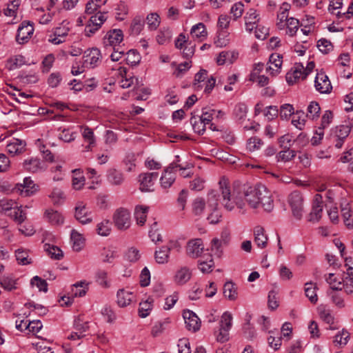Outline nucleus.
I'll use <instances>...</instances> for the list:
<instances>
[{
  "mask_svg": "<svg viewBox=\"0 0 353 353\" xmlns=\"http://www.w3.org/2000/svg\"><path fill=\"white\" fill-rule=\"evenodd\" d=\"M270 65L266 70L272 76H276L281 72L283 57L280 54L273 53L270 57Z\"/></svg>",
  "mask_w": 353,
  "mask_h": 353,
  "instance_id": "nucleus-24",
  "label": "nucleus"
},
{
  "mask_svg": "<svg viewBox=\"0 0 353 353\" xmlns=\"http://www.w3.org/2000/svg\"><path fill=\"white\" fill-rule=\"evenodd\" d=\"M117 304L119 307H124L129 305L132 299H134V295L132 292L130 291H127L124 289L119 290L117 294Z\"/></svg>",
  "mask_w": 353,
  "mask_h": 353,
  "instance_id": "nucleus-32",
  "label": "nucleus"
},
{
  "mask_svg": "<svg viewBox=\"0 0 353 353\" xmlns=\"http://www.w3.org/2000/svg\"><path fill=\"white\" fill-rule=\"evenodd\" d=\"M102 55L97 48L88 49L84 52L83 59L84 66L88 69L97 67L101 62Z\"/></svg>",
  "mask_w": 353,
  "mask_h": 353,
  "instance_id": "nucleus-9",
  "label": "nucleus"
},
{
  "mask_svg": "<svg viewBox=\"0 0 353 353\" xmlns=\"http://www.w3.org/2000/svg\"><path fill=\"white\" fill-rule=\"evenodd\" d=\"M20 4L21 0H9L6 4V8L3 10V14L7 17L15 18Z\"/></svg>",
  "mask_w": 353,
  "mask_h": 353,
  "instance_id": "nucleus-39",
  "label": "nucleus"
},
{
  "mask_svg": "<svg viewBox=\"0 0 353 353\" xmlns=\"http://www.w3.org/2000/svg\"><path fill=\"white\" fill-rule=\"evenodd\" d=\"M90 283L86 281H81L75 283L71 287V296L72 297L84 296L88 289Z\"/></svg>",
  "mask_w": 353,
  "mask_h": 353,
  "instance_id": "nucleus-28",
  "label": "nucleus"
},
{
  "mask_svg": "<svg viewBox=\"0 0 353 353\" xmlns=\"http://www.w3.org/2000/svg\"><path fill=\"white\" fill-rule=\"evenodd\" d=\"M205 208V202L202 198H196L192 203V210L194 215H201Z\"/></svg>",
  "mask_w": 353,
  "mask_h": 353,
  "instance_id": "nucleus-63",
  "label": "nucleus"
},
{
  "mask_svg": "<svg viewBox=\"0 0 353 353\" xmlns=\"http://www.w3.org/2000/svg\"><path fill=\"white\" fill-rule=\"evenodd\" d=\"M242 191L245 211L247 207L256 212L263 210L270 212L273 210L274 205L272 194L264 185L243 186Z\"/></svg>",
  "mask_w": 353,
  "mask_h": 353,
  "instance_id": "nucleus-1",
  "label": "nucleus"
},
{
  "mask_svg": "<svg viewBox=\"0 0 353 353\" xmlns=\"http://www.w3.org/2000/svg\"><path fill=\"white\" fill-rule=\"evenodd\" d=\"M314 67L315 63L313 61H308L305 67L301 63H296L286 74L287 82L293 85L301 80H304Z\"/></svg>",
  "mask_w": 353,
  "mask_h": 353,
  "instance_id": "nucleus-3",
  "label": "nucleus"
},
{
  "mask_svg": "<svg viewBox=\"0 0 353 353\" xmlns=\"http://www.w3.org/2000/svg\"><path fill=\"white\" fill-rule=\"evenodd\" d=\"M319 197L321 198L319 194H316L312 211L309 214L308 221L310 222H318L321 218L323 205L321 202L319 201Z\"/></svg>",
  "mask_w": 353,
  "mask_h": 353,
  "instance_id": "nucleus-29",
  "label": "nucleus"
},
{
  "mask_svg": "<svg viewBox=\"0 0 353 353\" xmlns=\"http://www.w3.org/2000/svg\"><path fill=\"white\" fill-rule=\"evenodd\" d=\"M22 166L26 171L32 173L43 172L47 168L40 159L34 157L26 159L22 163Z\"/></svg>",
  "mask_w": 353,
  "mask_h": 353,
  "instance_id": "nucleus-15",
  "label": "nucleus"
},
{
  "mask_svg": "<svg viewBox=\"0 0 353 353\" xmlns=\"http://www.w3.org/2000/svg\"><path fill=\"white\" fill-rule=\"evenodd\" d=\"M299 21L294 17L290 19L285 22V29H286V34L290 37L294 36L299 28Z\"/></svg>",
  "mask_w": 353,
  "mask_h": 353,
  "instance_id": "nucleus-51",
  "label": "nucleus"
},
{
  "mask_svg": "<svg viewBox=\"0 0 353 353\" xmlns=\"http://www.w3.org/2000/svg\"><path fill=\"white\" fill-rule=\"evenodd\" d=\"M290 4L287 2L282 3L279 12L277 14L276 26L279 30H285V22L290 18L288 17V12L290 9Z\"/></svg>",
  "mask_w": 353,
  "mask_h": 353,
  "instance_id": "nucleus-27",
  "label": "nucleus"
},
{
  "mask_svg": "<svg viewBox=\"0 0 353 353\" xmlns=\"http://www.w3.org/2000/svg\"><path fill=\"white\" fill-rule=\"evenodd\" d=\"M176 179V173L174 171V163L170 165L166 169H165L160 178L161 186L167 189L171 187L172 183Z\"/></svg>",
  "mask_w": 353,
  "mask_h": 353,
  "instance_id": "nucleus-22",
  "label": "nucleus"
},
{
  "mask_svg": "<svg viewBox=\"0 0 353 353\" xmlns=\"http://www.w3.org/2000/svg\"><path fill=\"white\" fill-rule=\"evenodd\" d=\"M144 27V19L141 16L134 17L130 25V32L132 34L138 35L143 30Z\"/></svg>",
  "mask_w": 353,
  "mask_h": 353,
  "instance_id": "nucleus-48",
  "label": "nucleus"
},
{
  "mask_svg": "<svg viewBox=\"0 0 353 353\" xmlns=\"http://www.w3.org/2000/svg\"><path fill=\"white\" fill-rule=\"evenodd\" d=\"M208 208L211 211L208 216V220L211 224L218 223L221 219V213L218 210V199L215 191L212 190L208 194Z\"/></svg>",
  "mask_w": 353,
  "mask_h": 353,
  "instance_id": "nucleus-6",
  "label": "nucleus"
},
{
  "mask_svg": "<svg viewBox=\"0 0 353 353\" xmlns=\"http://www.w3.org/2000/svg\"><path fill=\"white\" fill-rule=\"evenodd\" d=\"M39 190V185L34 183L30 177H25L22 183H17L14 190L22 196H30Z\"/></svg>",
  "mask_w": 353,
  "mask_h": 353,
  "instance_id": "nucleus-10",
  "label": "nucleus"
},
{
  "mask_svg": "<svg viewBox=\"0 0 353 353\" xmlns=\"http://www.w3.org/2000/svg\"><path fill=\"white\" fill-rule=\"evenodd\" d=\"M117 75L120 78L119 84L122 88H129L137 83V79L131 74H128L127 69L124 67H119L117 69Z\"/></svg>",
  "mask_w": 353,
  "mask_h": 353,
  "instance_id": "nucleus-18",
  "label": "nucleus"
},
{
  "mask_svg": "<svg viewBox=\"0 0 353 353\" xmlns=\"http://www.w3.org/2000/svg\"><path fill=\"white\" fill-rule=\"evenodd\" d=\"M97 233L101 236H108L112 232V223L109 220L104 219L96 225Z\"/></svg>",
  "mask_w": 353,
  "mask_h": 353,
  "instance_id": "nucleus-41",
  "label": "nucleus"
},
{
  "mask_svg": "<svg viewBox=\"0 0 353 353\" xmlns=\"http://www.w3.org/2000/svg\"><path fill=\"white\" fill-rule=\"evenodd\" d=\"M321 111L319 104L316 101H311L307 108L306 117L314 120L319 118Z\"/></svg>",
  "mask_w": 353,
  "mask_h": 353,
  "instance_id": "nucleus-50",
  "label": "nucleus"
},
{
  "mask_svg": "<svg viewBox=\"0 0 353 353\" xmlns=\"http://www.w3.org/2000/svg\"><path fill=\"white\" fill-rule=\"evenodd\" d=\"M349 339L350 333L346 330L343 329L334 336L333 343L335 346L342 347L346 345Z\"/></svg>",
  "mask_w": 353,
  "mask_h": 353,
  "instance_id": "nucleus-44",
  "label": "nucleus"
},
{
  "mask_svg": "<svg viewBox=\"0 0 353 353\" xmlns=\"http://www.w3.org/2000/svg\"><path fill=\"white\" fill-rule=\"evenodd\" d=\"M44 249L52 259L59 260L63 257L62 250L55 245L46 243Z\"/></svg>",
  "mask_w": 353,
  "mask_h": 353,
  "instance_id": "nucleus-56",
  "label": "nucleus"
},
{
  "mask_svg": "<svg viewBox=\"0 0 353 353\" xmlns=\"http://www.w3.org/2000/svg\"><path fill=\"white\" fill-rule=\"evenodd\" d=\"M158 178L157 172H145L139 175V190L141 192H152Z\"/></svg>",
  "mask_w": 353,
  "mask_h": 353,
  "instance_id": "nucleus-11",
  "label": "nucleus"
},
{
  "mask_svg": "<svg viewBox=\"0 0 353 353\" xmlns=\"http://www.w3.org/2000/svg\"><path fill=\"white\" fill-rule=\"evenodd\" d=\"M48 197L54 205H61L66 200V195L64 191L58 186H54L50 190Z\"/></svg>",
  "mask_w": 353,
  "mask_h": 353,
  "instance_id": "nucleus-26",
  "label": "nucleus"
},
{
  "mask_svg": "<svg viewBox=\"0 0 353 353\" xmlns=\"http://www.w3.org/2000/svg\"><path fill=\"white\" fill-rule=\"evenodd\" d=\"M70 239L73 250L76 252L81 251L85 245V238L83 235L76 230H72L70 233Z\"/></svg>",
  "mask_w": 353,
  "mask_h": 353,
  "instance_id": "nucleus-31",
  "label": "nucleus"
},
{
  "mask_svg": "<svg viewBox=\"0 0 353 353\" xmlns=\"http://www.w3.org/2000/svg\"><path fill=\"white\" fill-rule=\"evenodd\" d=\"M317 312L320 319L329 325L327 329L336 330L339 328L330 310L325 305H320L317 307Z\"/></svg>",
  "mask_w": 353,
  "mask_h": 353,
  "instance_id": "nucleus-19",
  "label": "nucleus"
},
{
  "mask_svg": "<svg viewBox=\"0 0 353 353\" xmlns=\"http://www.w3.org/2000/svg\"><path fill=\"white\" fill-rule=\"evenodd\" d=\"M26 143L25 141L12 138L10 139L6 145L7 152L12 155H18L23 152L26 150Z\"/></svg>",
  "mask_w": 353,
  "mask_h": 353,
  "instance_id": "nucleus-21",
  "label": "nucleus"
},
{
  "mask_svg": "<svg viewBox=\"0 0 353 353\" xmlns=\"http://www.w3.org/2000/svg\"><path fill=\"white\" fill-rule=\"evenodd\" d=\"M214 263L211 256H209L206 260L200 259L198 261V268L203 273H209L212 270Z\"/></svg>",
  "mask_w": 353,
  "mask_h": 353,
  "instance_id": "nucleus-57",
  "label": "nucleus"
},
{
  "mask_svg": "<svg viewBox=\"0 0 353 353\" xmlns=\"http://www.w3.org/2000/svg\"><path fill=\"white\" fill-rule=\"evenodd\" d=\"M183 317L185 321L186 327L192 332L198 331L201 327V320L198 316L190 310H185L183 312Z\"/></svg>",
  "mask_w": 353,
  "mask_h": 353,
  "instance_id": "nucleus-16",
  "label": "nucleus"
},
{
  "mask_svg": "<svg viewBox=\"0 0 353 353\" xmlns=\"http://www.w3.org/2000/svg\"><path fill=\"white\" fill-rule=\"evenodd\" d=\"M170 252L165 246L159 248V250L155 251L154 259L159 264H165L169 261Z\"/></svg>",
  "mask_w": 353,
  "mask_h": 353,
  "instance_id": "nucleus-45",
  "label": "nucleus"
},
{
  "mask_svg": "<svg viewBox=\"0 0 353 353\" xmlns=\"http://www.w3.org/2000/svg\"><path fill=\"white\" fill-rule=\"evenodd\" d=\"M203 250V245L201 239H194L188 241L186 253L191 258H197Z\"/></svg>",
  "mask_w": 353,
  "mask_h": 353,
  "instance_id": "nucleus-23",
  "label": "nucleus"
},
{
  "mask_svg": "<svg viewBox=\"0 0 353 353\" xmlns=\"http://www.w3.org/2000/svg\"><path fill=\"white\" fill-rule=\"evenodd\" d=\"M254 243L259 248H264L268 243V237L265 234V230L261 226H256L254 229Z\"/></svg>",
  "mask_w": 353,
  "mask_h": 353,
  "instance_id": "nucleus-33",
  "label": "nucleus"
},
{
  "mask_svg": "<svg viewBox=\"0 0 353 353\" xmlns=\"http://www.w3.org/2000/svg\"><path fill=\"white\" fill-rule=\"evenodd\" d=\"M71 29V24L69 21L63 20L57 27L54 29L53 34H50L48 41L54 45H59L65 41Z\"/></svg>",
  "mask_w": 353,
  "mask_h": 353,
  "instance_id": "nucleus-5",
  "label": "nucleus"
},
{
  "mask_svg": "<svg viewBox=\"0 0 353 353\" xmlns=\"http://www.w3.org/2000/svg\"><path fill=\"white\" fill-rule=\"evenodd\" d=\"M215 113L216 111L214 110L205 108L202 110V114L199 117L204 124L206 125H210V128L213 131L216 130V126L211 123Z\"/></svg>",
  "mask_w": 353,
  "mask_h": 353,
  "instance_id": "nucleus-42",
  "label": "nucleus"
},
{
  "mask_svg": "<svg viewBox=\"0 0 353 353\" xmlns=\"http://www.w3.org/2000/svg\"><path fill=\"white\" fill-rule=\"evenodd\" d=\"M225 245L219 238H214L211 241L210 250L217 257H221L223 254V247Z\"/></svg>",
  "mask_w": 353,
  "mask_h": 353,
  "instance_id": "nucleus-61",
  "label": "nucleus"
},
{
  "mask_svg": "<svg viewBox=\"0 0 353 353\" xmlns=\"http://www.w3.org/2000/svg\"><path fill=\"white\" fill-rule=\"evenodd\" d=\"M223 295L230 301H234L237 298L236 288L232 282H227L223 286Z\"/></svg>",
  "mask_w": 353,
  "mask_h": 353,
  "instance_id": "nucleus-52",
  "label": "nucleus"
},
{
  "mask_svg": "<svg viewBox=\"0 0 353 353\" xmlns=\"http://www.w3.org/2000/svg\"><path fill=\"white\" fill-rule=\"evenodd\" d=\"M288 204L291 208L293 216L301 220L304 212L303 198L298 191L292 192L288 196Z\"/></svg>",
  "mask_w": 353,
  "mask_h": 353,
  "instance_id": "nucleus-4",
  "label": "nucleus"
},
{
  "mask_svg": "<svg viewBox=\"0 0 353 353\" xmlns=\"http://www.w3.org/2000/svg\"><path fill=\"white\" fill-rule=\"evenodd\" d=\"M233 317L230 312H225L222 314L219 323V328L230 330L232 326Z\"/></svg>",
  "mask_w": 353,
  "mask_h": 353,
  "instance_id": "nucleus-54",
  "label": "nucleus"
},
{
  "mask_svg": "<svg viewBox=\"0 0 353 353\" xmlns=\"http://www.w3.org/2000/svg\"><path fill=\"white\" fill-rule=\"evenodd\" d=\"M190 123L194 132L202 134L205 131L206 125L204 124L199 117L192 116L190 119Z\"/></svg>",
  "mask_w": 353,
  "mask_h": 353,
  "instance_id": "nucleus-53",
  "label": "nucleus"
},
{
  "mask_svg": "<svg viewBox=\"0 0 353 353\" xmlns=\"http://www.w3.org/2000/svg\"><path fill=\"white\" fill-rule=\"evenodd\" d=\"M317 286L315 283L310 282L305 285V296L308 298L312 303H316L318 301V296L316 294Z\"/></svg>",
  "mask_w": 353,
  "mask_h": 353,
  "instance_id": "nucleus-43",
  "label": "nucleus"
},
{
  "mask_svg": "<svg viewBox=\"0 0 353 353\" xmlns=\"http://www.w3.org/2000/svg\"><path fill=\"white\" fill-rule=\"evenodd\" d=\"M75 218L82 224H88L92 221L91 212L82 201H79L76 205Z\"/></svg>",
  "mask_w": 353,
  "mask_h": 353,
  "instance_id": "nucleus-17",
  "label": "nucleus"
},
{
  "mask_svg": "<svg viewBox=\"0 0 353 353\" xmlns=\"http://www.w3.org/2000/svg\"><path fill=\"white\" fill-rule=\"evenodd\" d=\"M81 134L85 141L88 143V145L86 147L88 150L95 146L96 139L91 128L88 127H83L81 129Z\"/></svg>",
  "mask_w": 353,
  "mask_h": 353,
  "instance_id": "nucleus-46",
  "label": "nucleus"
},
{
  "mask_svg": "<svg viewBox=\"0 0 353 353\" xmlns=\"http://www.w3.org/2000/svg\"><path fill=\"white\" fill-rule=\"evenodd\" d=\"M314 88L321 94L331 92L332 86L328 77L324 72H317L314 79Z\"/></svg>",
  "mask_w": 353,
  "mask_h": 353,
  "instance_id": "nucleus-13",
  "label": "nucleus"
},
{
  "mask_svg": "<svg viewBox=\"0 0 353 353\" xmlns=\"http://www.w3.org/2000/svg\"><path fill=\"white\" fill-rule=\"evenodd\" d=\"M0 285L6 290L12 291L17 288V279L12 275L0 278Z\"/></svg>",
  "mask_w": 353,
  "mask_h": 353,
  "instance_id": "nucleus-38",
  "label": "nucleus"
},
{
  "mask_svg": "<svg viewBox=\"0 0 353 353\" xmlns=\"http://www.w3.org/2000/svg\"><path fill=\"white\" fill-rule=\"evenodd\" d=\"M13 213H11V216L14 221L19 225H21L22 223L26 219V213L23 210L22 205H16L15 208L13 209Z\"/></svg>",
  "mask_w": 353,
  "mask_h": 353,
  "instance_id": "nucleus-55",
  "label": "nucleus"
},
{
  "mask_svg": "<svg viewBox=\"0 0 353 353\" xmlns=\"http://www.w3.org/2000/svg\"><path fill=\"white\" fill-rule=\"evenodd\" d=\"M45 216L52 225H61L63 223V216L58 211L49 209L45 212Z\"/></svg>",
  "mask_w": 353,
  "mask_h": 353,
  "instance_id": "nucleus-40",
  "label": "nucleus"
},
{
  "mask_svg": "<svg viewBox=\"0 0 353 353\" xmlns=\"http://www.w3.org/2000/svg\"><path fill=\"white\" fill-rule=\"evenodd\" d=\"M219 187L221 195V203L226 211L245 213L242 188H234L232 191L230 181L225 176L220 179Z\"/></svg>",
  "mask_w": 353,
  "mask_h": 353,
  "instance_id": "nucleus-2",
  "label": "nucleus"
},
{
  "mask_svg": "<svg viewBox=\"0 0 353 353\" xmlns=\"http://www.w3.org/2000/svg\"><path fill=\"white\" fill-rule=\"evenodd\" d=\"M239 53L236 50H228L221 52L216 57L218 65H231L239 59Z\"/></svg>",
  "mask_w": 353,
  "mask_h": 353,
  "instance_id": "nucleus-20",
  "label": "nucleus"
},
{
  "mask_svg": "<svg viewBox=\"0 0 353 353\" xmlns=\"http://www.w3.org/2000/svg\"><path fill=\"white\" fill-rule=\"evenodd\" d=\"M191 37L200 41H203L208 35L205 26L203 23H199L193 26L190 31Z\"/></svg>",
  "mask_w": 353,
  "mask_h": 353,
  "instance_id": "nucleus-34",
  "label": "nucleus"
},
{
  "mask_svg": "<svg viewBox=\"0 0 353 353\" xmlns=\"http://www.w3.org/2000/svg\"><path fill=\"white\" fill-rule=\"evenodd\" d=\"M295 156L296 152L294 150L290 149H284L276 154V158L277 161L285 163L292 160Z\"/></svg>",
  "mask_w": 353,
  "mask_h": 353,
  "instance_id": "nucleus-58",
  "label": "nucleus"
},
{
  "mask_svg": "<svg viewBox=\"0 0 353 353\" xmlns=\"http://www.w3.org/2000/svg\"><path fill=\"white\" fill-rule=\"evenodd\" d=\"M34 33L33 23L30 21H24L19 26L16 41L19 44L27 43Z\"/></svg>",
  "mask_w": 353,
  "mask_h": 353,
  "instance_id": "nucleus-12",
  "label": "nucleus"
},
{
  "mask_svg": "<svg viewBox=\"0 0 353 353\" xmlns=\"http://www.w3.org/2000/svg\"><path fill=\"white\" fill-rule=\"evenodd\" d=\"M192 276V270L186 265L179 267L174 272L173 281L177 285H184L188 283Z\"/></svg>",
  "mask_w": 353,
  "mask_h": 353,
  "instance_id": "nucleus-14",
  "label": "nucleus"
},
{
  "mask_svg": "<svg viewBox=\"0 0 353 353\" xmlns=\"http://www.w3.org/2000/svg\"><path fill=\"white\" fill-rule=\"evenodd\" d=\"M145 20L148 28L151 31L156 30L161 23L160 17L156 12L148 14Z\"/></svg>",
  "mask_w": 353,
  "mask_h": 353,
  "instance_id": "nucleus-47",
  "label": "nucleus"
},
{
  "mask_svg": "<svg viewBox=\"0 0 353 353\" xmlns=\"http://www.w3.org/2000/svg\"><path fill=\"white\" fill-rule=\"evenodd\" d=\"M245 30L248 32H251L255 28L256 25H258V22L259 21V14L257 11L254 8H250L246 12L245 17Z\"/></svg>",
  "mask_w": 353,
  "mask_h": 353,
  "instance_id": "nucleus-25",
  "label": "nucleus"
},
{
  "mask_svg": "<svg viewBox=\"0 0 353 353\" xmlns=\"http://www.w3.org/2000/svg\"><path fill=\"white\" fill-rule=\"evenodd\" d=\"M149 207L143 205H137L134 208V217L137 224L143 225L145 224L147 219Z\"/></svg>",
  "mask_w": 353,
  "mask_h": 353,
  "instance_id": "nucleus-35",
  "label": "nucleus"
},
{
  "mask_svg": "<svg viewBox=\"0 0 353 353\" xmlns=\"http://www.w3.org/2000/svg\"><path fill=\"white\" fill-rule=\"evenodd\" d=\"M107 20V16L105 12H99L96 14L92 15L90 19L89 22L94 25V27H97L101 28L104 22Z\"/></svg>",
  "mask_w": 353,
  "mask_h": 353,
  "instance_id": "nucleus-64",
  "label": "nucleus"
},
{
  "mask_svg": "<svg viewBox=\"0 0 353 353\" xmlns=\"http://www.w3.org/2000/svg\"><path fill=\"white\" fill-rule=\"evenodd\" d=\"M325 280L332 289L336 290H342L341 278L337 276L334 274H328L325 277Z\"/></svg>",
  "mask_w": 353,
  "mask_h": 353,
  "instance_id": "nucleus-62",
  "label": "nucleus"
},
{
  "mask_svg": "<svg viewBox=\"0 0 353 353\" xmlns=\"http://www.w3.org/2000/svg\"><path fill=\"white\" fill-rule=\"evenodd\" d=\"M96 282L102 288H108L110 283L108 280V272L103 270H99L96 272Z\"/></svg>",
  "mask_w": 353,
  "mask_h": 353,
  "instance_id": "nucleus-59",
  "label": "nucleus"
},
{
  "mask_svg": "<svg viewBox=\"0 0 353 353\" xmlns=\"http://www.w3.org/2000/svg\"><path fill=\"white\" fill-rule=\"evenodd\" d=\"M171 37V30L168 28H163L158 32L156 39L159 44L163 45L168 42Z\"/></svg>",
  "mask_w": 353,
  "mask_h": 353,
  "instance_id": "nucleus-60",
  "label": "nucleus"
},
{
  "mask_svg": "<svg viewBox=\"0 0 353 353\" xmlns=\"http://www.w3.org/2000/svg\"><path fill=\"white\" fill-rule=\"evenodd\" d=\"M306 116L303 111H297L294 113L292 119V124L299 130L303 129L305 125Z\"/></svg>",
  "mask_w": 353,
  "mask_h": 353,
  "instance_id": "nucleus-49",
  "label": "nucleus"
},
{
  "mask_svg": "<svg viewBox=\"0 0 353 353\" xmlns=\"http://www.w3.org/2000/svg\"><path fill=\"white\" fill-rule=\"evenodd\" d=\"M115 227L119 230H125L131 223L130 212L125 208L117 209L112 216Z\"/></svg>",
  "mask_w": 353,
  "mask_h": 353,
  "instance_id": "nucleus-7",
  "label": "nucleus"
},
{
  "mask_svg": "<svg viewBox=\"0 0 353 353\" xmlns=\"http://www.w3.org/2000/svg\"><path fill=\"white\" fill-rule=\"evenodd\" d=\"M153 303L154 299L152 297H148L146 300L141 301L139 307V316L141 318L147 317L152 310Z\"/></svg>",
  "mask_w": 353,
  "mask_h": 353,
  "instance_id": "nucleus-36",
  "label": "nucleus"
},
{
  "mask_svg": "<svg viewBox=\"0 0 353 353\" xmlns=\"http://www.w3.org/2000/svg\"><path fill=\"white\" fill-rule=\"evenodd\" d=\"M107 177L109 183L114 185H120L124 181L123 174L116 169H110Z\"/></svg>",
  "mask_w": 353,
  "mask_h": 353,
  "instance_id": "nucleus-37",
  "label": "nucleus"
},
{
  "mask_svg": "<svg viewBox=\"0 0 353 353\" xmlns=\"http://www.w3.org/2000/svg\"><path fill=\"white\" fill-rule=\"evenodd\" d=\"M85 178L80 169L72 170V187L75 190H81L85 185Z\"/></svg>",
  "mask_w": 353,
  "mask_h": 353,
  "instance_id": "nucleus-30",
  "label": "nucleus"
},
{
  "mask_svg": "<svg viewBox=\"0 0 353 353\" xmlns=\"http://www.w3.org/2000/svg\"><path fill=\"white\" fill-rule=\"evenodd\" d=\"M123 33L121 29H112L106 32L103 38V45L105 48L121 47Z\"/></svg>",
  "mask_w": 353,
  "mask_h": 353,
  "instance_id": "nucleus-8",
  "label": "nucleus"
}]
</instances>
